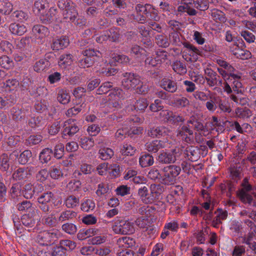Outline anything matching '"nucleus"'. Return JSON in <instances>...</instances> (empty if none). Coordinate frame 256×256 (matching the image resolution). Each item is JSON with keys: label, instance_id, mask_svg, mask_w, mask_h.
Wrapping results in <instances>:
<instances>
[{"label": "nucleus", "instance_id": "1", "mask_svg": "<svg viewBox=\"0 0 256 256\" xmlns=\"http://www.w3.org/2000/svg\"><path fill=\"white\" fill-rule=\"evenodd\" d=\"M182 4L178 8V10L182 12H186L189 15L194 16L196 14L194 8L200 10H205L208 8L207 2H201L198 0L194 1L193 0H182Z\"/></svg>", "mask_w": 256, "mask_h": 256}, {"label": "nucleus", "instance_id": "2", "mask_svg": "<svg viewBox=\"0 0 256 256\" xmlns=\"http://www.w3.org/2000/svg\"><path fill=\"white\" fill-rule=\"evenodd\" d=\"M58 8L62 10L64 18L66 22H74L78 16L76 5L71 0H59Z\"/></svg>", "mask_w": 256, "mask_h": 256}, {"label": "nucleus", "instance_id": "3", "mask_svg": "<svg viewBox=\"0 0 256 256\" xmlns=\"http://www.w3.org/2000/svg\"><path fill=\"white\" fill-rule=\"evenodd\" d=\"M112 230L116 234H130L135 232L134 222L126 218H118L112 226Z\"/></svg>", "mask_w": 256, "mask_h": 256}, {"label": "nucleus", "instance_id": "4", "mask_svg": "<svg viewBox=\"0 0 256 256\" xmlns=\"http://www.w3.org/2000/svg\"><path fill=\"white\" fill-rule=\"evenodd\" d=\"M181 172V168L176 165L166 166L161 169V182L165 184H173L177 176Z\"/></svg>", "mask_w": 256, "mask_h": 256}, {"label": "nucleus", "instance_id": "5", "mask_svg": "<svg viewBox=\"0 0 256 256\" xmlns=\"http://www.w3.org/2000/svg\"><path fill=\"white\" fill-rule=\"evenodd\" d=\"M182 153V150L179 147H175L170 150H162L158 156V160L164 164L174 163L180 159Z\"/></svg>", "mask_w": 256, "mask_h": 256}, {"label": "nucleus", "instance_id": "6", "mask_svg": "<svg viewBox=\"0 0 256 256\" xmlns=\"http://www.w3.org/2000/svg\"><path fill=\"white\" fill-rule=\"evenodd\" d=\"M126 98L124 92L119 88L112 89L108 96V104L110 108L118 109L122 108V100Z\"/></svg>", "mask_w": 256, "mask_h": 256}, {"label": "nucleus", "instance_id": "7", "mask_svg": "<svg viewBox=\"0 0 256 256\" xmlns=\"http://www.w3.org/2000/svg\"><path fill=\"white\" fill-rule=\"evenodd\" d=\"M60 236V232L56 230H44L38 234L36 240L40 245L49 246L53 244Z\"/></svg>", "mask_w": 256, "mask_h": 256}, {"label": "nucleus", "instance_id": "8", "mask_svg": "<svg viewBox=\"0 0 256 256\" xmlns=\"http://www.w3.org/2000/svg\"><path fill=\"white\" fill-rule=\"evenodd\" d=\"M172 144L171 138L167 136L161 140H155L146 144V149L150 152H156L160 148H170Z\"/></svg>", "mask_w": 256, "mask_h": 256}, {"label": "nucleus", "instance_id": "9", "mask_svg": "<svg viewBox=\"0 0 256 256\" xmlns=\"http://www.w3.org/2000/svg\"><path fill=\"white\" fill-rule=\"evenodd\" d=\"M122 86L128 90H134L140 83V76L134 73L125 72L122 74Z\"/></svg>", "mask_w": 256, "mask_h": 256}, {"label": "nucleus", "instance_id": "10", "mask_svg": "<svg viewBox=\"0 0 256 256\" xmlns=\"http://www.w3.org/2000/svg\"><path fill=\"white\" fill-rule=\"evenodd\" d=\"M40 220L38 211L36 210H32L28 214H24L21 218L22 224L27 228L33 227L36 221Z\"/></svg>", "mask_w": 256, "mask_h": 256}, {"label": "nucleus", "instance_id": "11", "mask_svg": "<svg viewBox=\"0 0 256 256\" xmlns=\"http://www.w3.org/2000/svg\"><path fill=\"white\" fill-rule=\"evenodd\" d=\"M136 10L138 14L136 19L140 23H144L146 20L144 14H148L149 10L152 9V5L149 4H138L136 6Z\"/></svg>", "mask_w": 256, "mask_h": 256}, {"label": "nucleus", "instance_id": "12", "mask_svg": "<svg viewBox=\"0 0 256 256\" xmlns=\"http://www.w3.org/2000/svg\"><path fill=\"white\" fill-rule=\"evenodd\" d=\"M176 136L180 140L190 142L193 138V131L186 126H183L178 130Z\"/></svg>", "mask_w": 256, "mask_h": 256}, {"label": "nucleus", "instance_id": "13", "mask_svg": "<svg viewBox=\"0 0 256 256\" xmlns=\"http://www.w3.org/2000/svg\"><path fill=\"white\" fill-rule=\"evenodd\" d=\"M63 134L70 136H73L79 130V128L74 119L66 120L63 126Z\"/></svg>", "mask_w": 256, "mask_h": 256}, {"label": "nucleus", "instance_id": "14", "mask_svg": "<svg viewBox=\"0 0 256 256\" xmlns=\"http://www.w3.org/2000/svg\"><path fill=\"white\" fill-rule=\"evenodd\" d=\"M54 194L52 192L44 193L38 198L40 208L44 212H48L50 210L48 203L50 202Z\"/></svg>", "mask_w": 256, "mask_h": 256}, {"label": "nucleus", "instance_id": "15", "mask_svg": "<svg viewBox=\"0 0 256 256\" xmlns=\"http://www.w3.org/2000/svg\"><path fill=\"white\" fill-rule=\"evenodd\" d=\"M50 0H36L34 4L33 12L40 16L45 12V9L48 8Z\"/></svg>", "mask_w": 256, "mask_h": 256}, {"label": "nucleus", "instance_id": "16", "mask_svg": "<svg viewBox=\"0 0 256 256\" xmlns=\"http://www.w3.org/2000/svg\"><path fill=\"white\" fill-rule=\"evenodd\" d=\"M32 32L37 39L42 41L44 38L49 35L50 32L48 29L42 25H36L32 30Z\"/></svg>", "mask_w": 256, "mask_h": 256}, {"label": "nucleus", "instance_id": "17", "mask_svg": "<svg viewBox=\"0 0 256 256\" xmlns=\"http://www.w3.org/2000/svg\"><path fill=\"white\" fill-rule=\"evenodd\" d=\"M43 189V186L41 184H36L34 188L30 184H26L23 192L24 196L26 199L31 198L35 192L38 193Z\"/></svg>", "mask_w": 256, "mask_h": 256}, {"label": "nucleus", "instance_id": "18", "mask_svg": "<svg viewBox=\"0 0 256 256\" xmlns=\"http://www.w3.org/2000/svg\"><path fill=\"white\" fill-rule=\"evenodd\" d=\"M69 43V39L68 37L62 36L53 40L51 47L54 50H58L66 48Z\"/></svg>", "mask_w": 256, "mask_h": 256}, {"label": "nucleus", "instance_id": "19", "mask_svg": "<svg viewBox=\"0 0 256 256\" xmlns=\"http://www.w3.org/2000/svg\"><path fill=\"white\" fill-rule=\"evenodd\" d=\"M57 10L54 7H51L48 11L44 12L40 16V18L43 23L52 22L56 20V14Z\"/></svg>", "mask_w": 256, "mask_h": 256}, {"label": "nucleus", "instance_id": "20", "mask_svg": "<svg viewBox=\"0 0 256 256\" xmlns=\"http://www.w3.org/2000/svg\"><path fill=\"white\" fill-rule=\"evenodd\" d=\"M184 156L187 160L191 162H196L199 158L198 149L194 146H188L184 150Z\"/></svg>", "mask_w": 256, "mask_h": 256}, {"label": "nucleus", "instance_id": "21", "mask_svg": "<svg viewBox=\"0 0 256 256\" xmlns=\"http://www.w3.org/2000/svg\"><path fill=\"white\" fill-rule=\"evenodd\" d=\"M161 87L167 92H174L178 89L176 82L169 78H164L160 81Z\"/></svg>", "mask_w": 256, "mask_h": 256}, {"label": "nucleus", "instance_id": "22", "mask_svg": "<svg viewBox=\"0 0 256 256\" xmlns=\"http://www.w3.org/2000/svg\"><path fill=\"white\" fill-rule=\"evenodd\" d=\"M216 216L212 221V225L214 228H218L219 225L222 224V221L225 220L228 216V212L226 210L218 209L215 212Z\"/></svg>", "mask_w": 256, "mask_h": 256}, {"label": "nucleus", "instance_id": "23", "mask_svg": "<svg viewBox=\"0 0 256 256\" xmlns=\"http://www.w3.org/2000/svg\"><path fill=\"white\" fill-rule=\"evenodd\" d=\"M117 244L120 248L128 249L134 246L136 242L134 239L129 236H124L119 238L117 240Z\"/></svg>", "mask_w": 256, "mask_h": 256}, {"label": "nucleus", "instance_id": "24", "mask_svg": "<svg viewBox=\"0 0 256 256\" xmlns=\"http://www.w3.org/2000/svg\"><path fill=\"white\" fill-rule=\"evenodd\" d=\"M183 45L187 48L188 54L192 57L191 61H196L198 59V56L201 54L202 52L192 44L188 42H184Z\"/></svg>", "mask_w": 256, "mask_h": 256}, {"label": "nucleus", "instance_id": "25", "mask_svg": "<svg viewBox=\"0 0 256 256\" xmlns=\"http://www.w3.org/2000/svg\"><path fill=\"white\" fill-rule=\"evenodd\" d=\"M138 195L144 204H152L150 193H148V188L146 186H142L138 188Z\"/></svg>", "mask_w": 256, "mask_h": 256}, {"label": "nucleus", "instance_id": "26", "mask_svg": "<svg viewBox=\"0 0 256 256\" xmlns=\"http://www.w3.org/2000/svg\"><path fill=\"white\" fill-rule=\"evenodd\" d=\"M29 171L28 168H20L12 174V178L16 181L25 180L29 174Z\"/></svg>", "mask_w": 256, "mask_h": 256}, {"label": "nucleus", "instance_id": "27", "mask_svg": "<svg viewBox=\"0 0 256 256\" xmlns=\"http://www.w3.org/2000/svg\"><path fill=\"white\" fill-rule=\"evenodd\" d=\"M169 130L164 126L152 128L148 132V136L154 138L168 135Z\"/></svg>", "mask_w": 256, "mask_h": 256}, {"label": "nucleus", "instance_id": "28", "mask_svg": "<svg viewBox=\"0 0 256 256\" xmlns=\"http://www.w3.org/2000/svg\"><path fill=\"white\" fill-rule=\"evenodd\" d=\"M98 230L96 228L83 229L80 230L77 234V238L79 240H84L88 238L92 237L98 232Z\"/></svg>", "mask_w": 256, "mask_h": 256}, {"label": "nucleus", "instance_id": "29", "mask_svg": "<svg viewBox=\"0 0 256 256\" xmlns=\"http://www.w3.org/2000/svg\"><path fill=\"white\" fill-rule=\"evenodd\" d=\"M73 62V56L71 54H63L60 57L58 66L62 68H66L72 65Z\"/></svg>", "mask_w": 256, "mask_h": 256}, {"label": "nucleus", "instance_id": "30", "mask_svg": "<svg viewBox=\"0 0 256 256\" xmlns=\"http://www.w3.org/2000/svg\"><path fill=\"white\" fill-rule=\"evenodd\" d=\"M98 158L102 160H106L110 159L114 155V150L109 148L102 146L98 152Z\"/></svg>", "mask_w": 256, "mask_h": 256}, {"label": "nucleus", "instance_id": "31", "mask_svg": "<svg viewBox=\"0 0 256 256\" xmlns=\"http://www.w3.org/2000/svg\"><path fill=\"white\" fill-rule=\"evenodd\" d=\"M9 29L12 34L18 36H22L27 31L24 25L16 23L10 24Z\"/></svg>", "mask_w": 256, "mask_h": 256}, {"label": "nucleus", "instance_id": "32", "mask_svg": "<svg viewBox=\"0 0 256 256\" xmlns=\"http://www.w3.org/2000/svg\"><path fill=\"white\" fill-rule=\"evenodd\" d=\"M10 115L14 120L17 122L24 120L26 118V112L17 107H14L10 110Z\"/></svg>", "mask_w": 256, "mask_h": 256}, {"label": "nucleus", "instance_id": "33", "mask_svg": "<svg viewBox=\"0 0 256 256\" xmlns=\"http://www.w3.org/2000/svg\"><path fill=\"white\" fill-rule=\"evenodd\" d=\"M53 152L52 149L45 148L42 150L39 155V160L42 164H48L52 159Z\"/></svg>", "mask_w": 256, "mask_h": 256}, {"label": "nucleus", "instance_id": "34", "mask_svg": "<svg viewBox=\"0 0 256 256\" xmlns=\"http://www.w3.org/2000/svg\"><path fill=\"white\" fill-rule=\"evenodd\" d=\"M57 100L62 104H68L70 100L68 92L65 89L60 90L58 92Z\"/></svg>", "mask_w": 256, "mask_h": 256}, {"label": "nucleus", "instance_id": "35", "mask_svg": "<svg viewBox=\"0 0 256 256\" xmlns=\"http://www.w3.org/2000/svg\"><path fill=\"white\" fill-rule=\"evenodd\" d=\"M150 196L152 198V203L158 199L160 196L163 192V188L160 184H152L150 186Z\"/></svg>", "mask_w": 256, "mask_h": 256}, {"label": "nucleus", "instance_id": "36", "mask_svg": "<svg viewBox=\"0 0 256 256\" xmlns=\"http://www.w3.org/2000/svg\"><path fill=\"white\" fill-rule=\"evenodd\" d=\"M210 15L212 19L217 22L224 23L226 22V18L224 14L218 9H213L211 10Z\"/></svg>", "mask_w": 256, "mask_h": 256}, {"label": "nucleus", "instance_id": "37", "mask_svg": "<svg viewBox=\"0 0 256 256\" xmlns=\"http://www.w3.org/2000/svg\"><path fill=\"white\" fill-rule=\"evenodd\" d=\"M136 150V148L128 143H124L120 148V152L122 154L126 156H133Z\"/></svg>", "mask_w": 256, "mask_h": 256}, {"label": "nucleus", "instance_id": "38", "mask_svg": "<svg viewBox=\"0 0 256 256\" xmlns=\"http://www.w3.org/2000/svg\"><path fill=\"white\" fill-rule=\"evenodd\" d=\"M190 105V101L184 96L177 98L174 100L172 106L178 108H185Z\"/></svg>", "mask_w": 256, "mask_h": 256}, {"label": "nucleus", "instance_id": "39", "mask_svg": "<svg viewBox=\"0 0 256 256\" xmlns=\"http://www.w3.org/2000/svg\"><path fill=\"white\" fill-rule=\"evenodd\" d=\"M49 174L54 180H58L63 176V172L59 166H53L50 168Z\"/></svg>", "mask_w": 256, "mask_h": 256}, {"label": "nucleus", "instance_id": "40", "mask_svg": "<svg viewBox=\"0 0 256 256\" xmlns=\"http://www.w3.org/2000/svg\"><path fill=\"white\" fill-rule=\"evenodd\" d=\"M80 146L84 150H88L94 145V142L92 138L82 136L80 141Z\"/></svg>", "mask_w": 256, "mask_h": 256}, {"label": "nucleus", "instance_id": "41", "mask_svg": "<svg viewBox=\"0 0 256 256\" xmlns=\"http://www.w3.org/2000/svg\"><path fill=\"white\" fill-rule=\"evenodd\" d=\"M139 162L142 168L150 166L154 162V158L149 154H144L140 158Z\"/></svg>", "mask_w": 256, "mask_h": 256}, {"label": "nucleus", "instance_id": "42", "mask_svg": "<svg viewBox=\"0 0 256 256\" xmlns=\"http://www.w3.org/2000/svg\"><path fill=\"white\" fill-rule=\"evenodd\" d=\"M138 30L141 35L146 38V42L144 41V44H146L148 47H150L152 46V42L150 40V31L144 26H140L138 27Z\"/></svg>", "mask_w": 256, "mask_h": 256}, {"label": "nucleus", "instance_id": "43", "mask_svg": "<svg viewBox=\"0 0 256 256\" xmlns=\"http://www.w3.org/2000/svg\"><path fill=\"white\" fill-rule=\"evenodd\" d=\"M10 157L8 154H2L0 155V170L7 171L10 167Z\"/></svg>", "mask_w": 256, "mask_h": 256}, {"label": "nucleus", "instance_id": "44", "mask_svg": "<svg viewBox=\"0 0 256 256\" xmlns=\"http://www.w3.org/2000/svg\"><path fill=\"white\" fill-rule=\"evenodd\" d=\"M16 102L14 96H8L4 98L0 97V108H2L11 106Z\"/></svg>", "mask_w": 256, "mask_h": 256}, {"label": "nucleus", "instance_id": "45", "mask_svg": "<svg viewBox=\"0 0 256 256\" xmlns=\"http://www.w3.org/2000/svg\"><path fill=\"white\" fill-rule=\"evenodd\" d=\"M95 208V203L92 199L84 198L81 204V209L82 211L88 212L92 210Z\"/></svg>", "mask_w": 256, "mask_h": 256}, {"label": "nucleus", "instance_id": "46", "mask_svg": "<svg viewBox=\"0 0 256 256\" xmlns=\"http://www.w3.org/2000/svg\"><path fill=\"white\" fill-rule=\"evenodd\" d=\"M108 40L112 42H118L120 38V34L119 29L116 28H112L107 31Z\"/></svg>", "mask_w": 256, "mask_h": 256}, {"label": "nucleus", "instance_id": "47", "mask_svg": "<svg viewBox=\"0 0 256 256\" xmlns=\"http://www.w3.org/2000/svg\"><path fill=\"white\" fill-rule=\"evenodd\" d=\"M120 166L116 164H109L108 172L111 178H116L120 174Z\"/></svg>", "mask_w": 256, "mask_h": 256}, {"label": "nucleus", "instance_id": "48", "mask_svg": "<svg viewBox=\"0 0 256 256\" xmlns=\"http://www.w3.org/2000/svg\"><path fill=\"white\" fill-rule=\"evenodd\" d=\"M0 66L6 70L13 68L14 62L8 56L4 55L0 57Z\"/></svg>", "mask_w": 256, "mask_h": 256}, {"label": "nucleus", "instance_id": "49", "mask_svg": "<svg viewBox=\"0 0 256 256\" xmlns=\"http://www.w3.org/2000/svg\"><path fill=\"white\" fill-rule=\"evenodd\" d=\"M80 200L74 196H70L64 200V204L68 208H74L78 206Z\"/></svg>", "mask_w": 256, "mask_h": 256}, {"label": "nucleus", "instance_id": "50", "mask_svg": "<svg viewBox=\"0 0 256 256\" xmlns=\"http://www.w3.org/2000/svg\"><path fill=\"white\" fill-rule=\"evenodd\" d=\"M237 117L240 118H247L252 116V112L246 108H238L236 110Z\"/></svg>", "mask_w": 256, "mask_h": 256}, {"label": "nucleus", "instance_id": "51", "mask_svg": "<svg viewBox=\"0 0 256 256\" xmlns=\"http://www.w3.org/2000/svg\"><path fill=\"white\" fill-rule=\"evenodd\" d=\"M238 194L241 201L244 204L252 205L254 200L252 195L248 192H244V190H240Z\"/></svg>", "mask_w": 256, "mask_h": 256}, {"label": "nucleus", "instance_id": "52", "mask_svg": "<svg viewBox=\"0 0 256 256\" xmlns=\"http://www.w3.org/2000/svg\"><path fill=\"white\" fill-rule=\"evenodd\" d=\"M148 106V102L145 98H139L135 102L134 107L136 110L144 111Z\"/></svg>", "mask_w": 256, "mask_h": 256}, {"label": "nucleus", "instance_id": "53", "mask_svg": "<svg viewBox=\"0 0 256 256\" xmlns=\"http://www.w3.org/2000/svg\"><path fill=\"white\" fill-rule=\"evenodd\" d=\"M49 66V62L46 59H40L36 62L34 66V71L40 72L44 70Z\"/></svg>", "mask_w": 256, "mask_h": 256}, {"label": "nucleus", "instance_id": "54", "mask_svg": "<svg viewBox=\"0 0 256 256\" xmlns=\"http://www.w3.org/2000/svg\"><path fill=\"white\" fill-rule=\"evenodd\" d=\"M174 70L180 74H184L186 72V65L180 61L174 62L172 65Z\"/></svg>", "mask_w": 256, "mask_h": 256}, {"label": "nucleus", "instance_id": "55", "mask_svg": "<svg viewBox=\"0 0 256 256\" xmlns=\"http://www.w3.org/2000/svg\"><path fill=\"white\" fill-rule=\"evenodd\" d=\"M44 124V120L42 116H36L32 118L29 122L28 124L32 128H36L42 126Z\"/></svg>", "mask_w": 256, "mask_h": 256}, {"label": "nucleus", "instance_id": "56", "mask_svg": "<svg viewBox=\"0 0 256 256\" xmlns=\"http://www.w3.org/2000/svg\"><path fill=\"white\" fill-rule=\"evenodd\" d=\"M234 129L240 134H244L251 128L250 126L248 123H244L242 126L238 122H234L232 125Z\"/></svg>", "mask_w": 256, "mask_h": 256}, {"label": "nucleus", "instance_id": "57", "mask_svg": "<svg viewBox=\"0 0 256 256\" xmlns=\"http://www.w3.org/2000/svg\"><path fill=\"white\" fill-rule=\"evenodd\" d=\"M12 10V5L9 2L0 0V13L8 14Z\"/></svg>", "mask_w": 256, "mask_h": 256}, {"label": "nucleus", "instance_id": "58", "mask_svg": "<svg viewBox=\"0 0 256 256\" xmlns=\"http://www.w3.org/2000/svg\"><path fill=\"white\" fill-rule=\"evenodd\" d=\"M12 44L7 40L2 41L0 43V52L10 54L12 53Z\"/></svg>", "mask_w": 256, "mask_h": 256}, {"label": "nucleus", "instance_id": "59", "mask_svg": "<svg viewBox=\"0 0 256 256\" xmlns=\"http://www.w3.org/2000/svg\"><path fill=\"white\" fill-rule=\"evenodd\" d=\"M76 216V213L74 211L66 210L61 213L58 218V220L64 222L69 220Z\"/></svg>", "mask_w": 256, "mask_h": 256}, {"label": "nucleus", "instance_id": "60", "mask_svg": "<svg viewBox=\"0 0 256 256\" xmlns=\"http://www.w3.org/2000/svg\"><path fill=\"white\" fill-rule=\"evenodd\" d=\"M32 156V152L30 150H25L18 158V162L20 164H24L28 162Z\"/></svg>", "mask_w": 256, "mask_h": 256}, {"label": "nucleus", "instance_id": "61", "mask_svg": "<svg viewBox=\"0 0 256 256\" xmlns=\"http://www.w3.org/2000/svg\"><path fill=\"white\" fill-rule=\"evenodd\" d=\"M154 210L155 208L152 206H144L138 208V212L142 215H143V216L148 218Z\"/></svg>", "mask_w": 256, "mask_h": 256}, {"label": "nucleus", "instance_id": "62", "mask_svg": "<svg viewBox=\"0 0 256 256\" xmlns=\"http://www.w3.org/2000/svg\"><path fill=\"white\" fill-rule=\"evenodd\" d=\"M156 43L160 47L167 48L170 45V42L164 36L160 34L156 36Z\"/></svg>", "mask_w": 256, "mask_h": 256}, {"label": "nucleus", "instance_id": "63", "mask_svg": "<svg viewBox=\"0 0 256 256\" xmlns=\"http://www.w3.org/2000/svg\"><path fill=\"white\" fill-rule=\"evenodd\" d=\"M107 236L106 235L96 236H92L89 240L90 242L93 245H98L102 244L107 240Z\"/></svg>", "mask_w": 256, "mask_h": 256}, {"label": "nucleus", "instance_id": "64", "mask_svg": "<svg viewBox=\"0 0 256 256\" xmlns=\"http://www.w3.org/2000/svg\"><path fill=\"white\" fill-rule=\"evenodd\" d=\"M60 246L66 250H72L76 247V243L70 240H61L60 242Z\"/></svg>", "mask_w": 256, "mask_h": 256}]
</instances>
